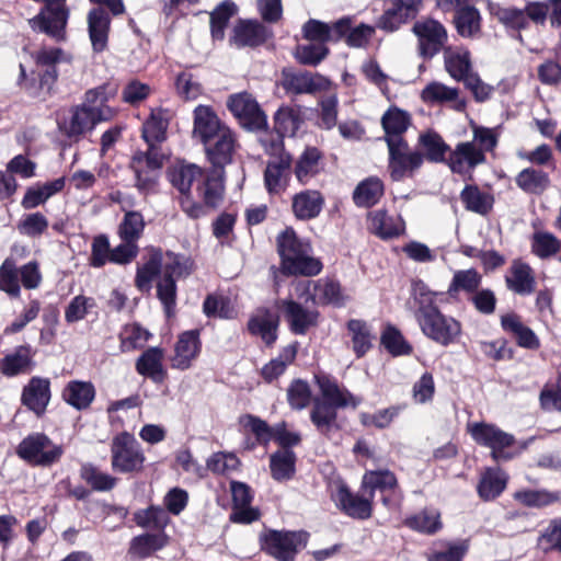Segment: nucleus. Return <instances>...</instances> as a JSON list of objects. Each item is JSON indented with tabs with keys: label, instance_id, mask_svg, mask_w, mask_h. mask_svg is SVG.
I'll list each match as a JSON object with an SVG mask.
<instances>
[{
	"label": "nucleus",
	"instance_id": "3c124183",
	"mask_svg": "<svg viewBox=\"0 0 561 561\" xmlns=\"http://www.w3.org/2000/svg\"><path fill=\"white\" fill-rule=\"evenodd\" d=\"M419 145L423 150L424 159L431 162H446V153L449 150L444 139L434 131H426L419 137Z\"/></svg>",
	"mask_w": 561,
	"mask_h": 561
},
{
	"label": "nucleus",
	"instance_id": "5fc2aeb1",
	"mask_svg": "<svg viewBox=\"0 0 561 561\" xmlns=\"http://www.w3.org/2000/svg\"><path fill=\"white\" fill-rule=\"evenodd\" d=\"M352 339V347L356 356L363 357L373 345V334L368 324L362 320L352 319L347 322Z\"/></svg>",
	"mask_w": 561,
	"mask_h": 561
},
{
	"label": "nucleus",
	"instance_id": "de8ad7c7",
	"mask_svg": "<svg viewBox=\"0 0 561 561\" xmlns=\"http://www.w3.org/2000/svg\"><path fill=\"white\" fill-rule=\"evenodd\" d=\"M438 295V293L431 290L421 279L412 283V296L416 306L414 312L416 320L423 318L424 314L439 310L436 305V298Z\"/></svg>",
	"mask_w": 561,
	"mask_h": 561
},
{
	"label": "nucleus",
	"instance_id": "bb28decb",
	"mask_svg": "<svg viewBox=\"0 0 561 561\" xmlns=\"http://www.w3.org/2000/svg\"><path fill=\"white\" fill-rule=\"evenodd\" d=\"M50 400V383L48 379L33 377L24 387L22 402L36 415H42Z\"/></svg>",
	"mask_w": 561,
	"mask_h": 561
},
{
	"label": "nucleus",
	"instance_id": "79ce46f5",
	"mask_svg": "<svg viewBox=\"0 0 561 561\" xmlns=\"http://www.w3.org/2000/svg\"><path fill=\"white\" fill-rule=\"evenodd\" d=\"M202 175L201 167L183 161L174 163L168 171L170 182L181 194L190 193L193 182Z\"/></svg>",
	"mask_w": 561,
	"mask_h": 561
},
{
	"label": "nucleus",
	"instance_id": "39448f33",
	"mask_svg": "<svg viewBox=\"0 0 561 561\" xmlns=\"http://www.w3.org/2000/svg\"><path fill=\"white\" fill-rule=\"evenodd\" d=\"M163 165V154L159 149L137 151L130 161V169L135 174V186L141 194L154 191L160 170Z\"/></svg>",
	"mask_w": 561,
	"mask_h": 561
},
{
	"label": "nucleus",
	"instance_id": "cd10ccee",
	"mask_svg": "<svg viewBox=\"0 0 561 561\" xmlns=\"http://www.w3.org/2000/svg\"><path fill=\"white\" fill-rule=\"evenodd\" d=\"M324 206V197L317 190H305L293 196L291 209L299 220L317 218Z\"/></svg>",
	"mask_w": 561,
	"mask_h": 561
},
{
	"label": "nucleus",
	"instance_id": "c03bdc74",
	"mask_svg": "<svg viewBox=\"0 0 561 561\" xmlns=\"http://www.w3.org/2000/svg\"><path fill=\"white\" fill-rule=\"evenodd\" d=\"M501 324L503 330L512 333L519 346L536 350L539 347V340L531 329L526 327L520 318L515 313H507L502 316Z\"/></svg>",
	"mask_w": 561,
	"mask_h": 561
},
{
	"label": "nucleus",
	"instance_id": "37998d69",
	"mask_svg": "<svg viewBox=\"0 0 561 561\" xmlns=\"http://www.w3.org/2000/svg\"><path fill=\"white\" fill-rule=\"evenodd\" d=\"M94 397L95 389L90 381H69L62 391V399L77 410L89 408Z\"/></svg>",
	"mask_w": 561,
	"mask_h": 561
},
{
	"label": "nucleus",
	"instance_id": "4be33fe9",
	"mask_svg": "<svg viewBox=\"0 0 561 561\" xmlns=\"http://www.w3.org/2000/svg\"><path fill=\"white\" fill-rule=\"evenodd\" d=\"M507 289L519 296H528L536 289V278L533 268L519 261H513L505 275Z\"/></svg>",
	"mask_w": 561,
	"mask_h": 561
},
{
	"label": "nucleus",
	"instance_id": "f257e3e1",
	"mask_svg": "<svg viewBox=\"0 0 561 561\" xmlns=\"http://www.w3.org/2000/svg\"><path fill=\"white\" fill-rule=\"evenodd\" d=\"M276 242L283 274L316 276L322 271V263L312 254L311 243L299 238L293 228L282 231Z\"/></svg>",
	"mask_w": 561,
	"mask_h": 561
},
{
	"label": "nucleus",
	"instance_id": "4468645a",
	"mask_svg": "<svg viewBox=\"0 0 561 561\" xmlns=\"http://www.w3.org/2000/svg\"><path fill=\"white\" fill-rule=\"evenodd\" d=\"M227 105L244 127L252 130H263L266 127V115L251 94L242 92L231 95Z\"/></svg>",
	"mask_w": 561,
	"mask_h": 561
},
{
	"label": "nucleus",
	"instance_id": "c85d7f7f",
	"mask_svg": "<svg viewBox=\"0 0 561 561\" xmlns=\"http://www.w3.org/2000/svg\"><path fill=\"white\" fill-rule=\"evenodd\" d=\"M317 383L320 388L321 399L337 409L347 407L356 408L360 403V399L353 396L346 388L341 387L335 380L327 376L317 377Z\"/></svg>",
	"mask_w": 561,
	"mask_h": 561
},
{
	"label": "nucleus",
	"instance_id": "6e6552de",
	"mask_svg": "<svg viewBox=\"0 0 561 561\" xmlns=\"http://www.w3.org/2000/svg\"><path fill=\"white\" fill-rule=\"evenodd\" d=\"M422 333L442 346H448L461 335V323L453 317L445 316L440 310L424 314L416 320Z\"/></svg>",
	"mask_w": 561,
	"mask_h": 561
},
{
	"label": "nucleus",
	"instance_id": "13d9d810",
	"mask_svg": "<svg viewBox=\"0 0 561 561\" xmlns=\"http://www.w3.org/2000/svg\"><path fill=\"white\" fill-rule=\"evenodd\" d=\"M405 525L419 533L432 535L442 528L440 514L436 510L425 508L405 519Z\"/></svg>",
	"mask_w": 561,
	"mask_h": 561
},
{
	"label": "nucleus",
	"instance_id": "09e8293b",
	"mask_svg": "<svg viewBox=\"0 0 561 561\" xmlns=\"http://www.w3.org/2000/svg\"><path fill=\"white\" fill-rule=\"evenodd\" d=\"M383 195V183L376 176L362 181L353 193L354 203L360 207H370Z\"/></svg>",
	"mask_w": 561,
	"mask_h": 561
},
{
	"label": "nucleus",
	"instance_id": "393cba45",
	"mask_svg": "<svg viewBox=\"0 0 561 561\" xmlns=\"http://www.w3.org/2000/svg\"><path fill=\"white\" fill-rule=\"evenodd\" d=\"M270 36L268 30L256 21H239L233 27L230 44L238 47H255Z\"/></svg>",
	"mask_w": 561,
	"mask_h": 561
},
{
	"label": "nucleus",
	"instance_id": "bf43d9fd",
	"mask_svg": "<svg viewBox=\"0 0 561 561\" xmlns=\"http://www.w3.org/2000/svg\"><path fill=\"white\" fill-rule=\"evenodd\" d=\"M80 476L94 491L99 492L111 491L117 483V478L101 471L91 463L81 467Z\"/></svg>",
	"mask_w": 561,
	"mask_h": 561
},
{
	"label": "nucleus",
	"instance_id": "20e7f679",
	"mask_svg": "<svg viewBox=\"0 0 561 561\" xmlns=\"http://www.w3.org/2000/svg\"><path fill=\"white\" fill-rule=\"evenodd\" d=\"M46 5L34 18L28 20L32 30L45 33L60 42L66 38V25L69 12L62 4L66 0H41Z\"/></svg>",
	"mask_w": 561,
	"mask_h": 561
},
{
	"label": "nucleus",
	"instance_id": "69168bd1",
	"mask_svg": "<svg viewBox=\"0 0 561 561\" xmlns=\"http://www.w3.org/2000/svg\"><path fill=\"white\" fill-rule=\"evenodd\" d=\"M482 282L481 274L474 268L456 271L448 291L450 294L458 291L474 293Z\"/></svg>",
	"mask_w": 561,
	"mask_h": 561
},
{
	"label": "nucleus",
	"instance_id": "6ab92c4d",
	"mask_svg": "<svg viewBox=\"0 0 561 561\" xmlns=\"http://www.w3.org/2000/svg\"><path fill=\"white\" fill-rule=\"evenodd\" d=\"M229 128L222 123L214 110L206 105H198L194 110L193 136L203 145Z\"/></svg>",
	"mask_w": 561,
	"mask_h": 561
},
{
	"label": "nucleus",
	"instance_id": "f3484780",
	"mask_svg": "<svg viewBox=\"0 0 561 561\" xmlns=\"http://www.w3.org/2000/svg\"><path fill=\"white\" fill-rule=\"evenodd\" d=\"M485 161V156L476 144L461 141L449 152L447 165L454 173L466 174Z\"/></svg>",
	"mask_w": 561,
	"mask_h": 561
},
{
	"label": "nucleus",
	"instance_id": "a18cd8bd",
	"mask_svg": "<svg viewBox=\"0 0 561 561\" xmlns=\"http://www.w3.org/2000/svg\"><path fill=\"white\" fill-rule=\"evenodd\" d=\"M296 455L288 448H282L270 457V469L274 480H290L295 474Z\"/></svg>",
	"mask_w": 561,
	"mask_h": 561
},
{
	"label": "nucleus",
	"instance_id": "a19ab883",
	"mask_svg": "<svg viewBox=\"0 0 561 561\" xmlns=\"http://www.w3.org/2000/svg\"><path fill=\"white\" fill-rule=\"evenodd\" d=\"M169 542V537L164 531L157 534H142L131 539L128 553L137 559H145L153 552L161 550Z\"/></svg>",
	"mask_w": 561,
	"mask_h": 561
},
{
	"label": "nucleus",
	"instance_id": "ddd939ff",
	"mask_svg": "<svg viewBox=\"0 0 561 561\" xmlns=\"http://www.w3.org/2000/svg\"><path fill=\"white\" fill-rule=\"evenodd\" d=\"M262 549L278 561H294L304 535L295 531L268 530L260 536Z\"/></svg>",
	"mask_w": 561,
	"mask_h": 561
},
{
	"label": "nucleus",
	"instance_id": "c9c22d12",
	"mask_svg": "<svg viewBox=\"0 0 561 561\" xmlns=\"http://www.w3.org/2000/svg\"><path fill=\"white\" fill-rule=\"evenodd\" d=\"M363 488L369 492L370 497H374L375 491L381 492L391 491L392 495L402 500V492L398 488V481L393 472L389 470H370L363 477Z\"/></svg>",
	"mask_w": 561,
	"mask_h": 561
},
{
	"label": "nucleus",
	"instance_id": "9b49d317",
	"mask_svg": "<svg viewBox=\"0 0 561 561\" xmlns=\"http://www.w3.org/2000/svg\"><path fill=\"white\" fill-rule=\"evenodd\" d=\"M114 115L115 111L110 106L100 108L89 107L87 104L76 106L65 123V134L70 138L80 137L91 131L98 123L110 121Z\"/></svg>",
	"mask_w": 561,
	"mask_h": 561
},
{
	"label": "nucleus",
	"instance_id": "603ef678",
	"mask_svg": "<svg viewBox=\"0 0 561 561\" xmlns=\"http://www.w3.org/2000/svg\"><path fill=\"white\" fill-rule=\"evenodd\" d=\"M506 486V476L499 469H488L478 484V493L484 501L494 500Z\"/></svg>",
	"mask_w": 561,
	"mask_h": 561
},
{
	"label": "nucleus",
	"instance_id": "9d476101",
	"mask_svg": "<svg viewBox=\"0 0 561 561\" xmlns=\"http://www.w3.org/2000/svg\"><path fill=\"white\" fill-rule=\"evenodd\" d=\"M473 440L491 449V456L495 461L508 460L513 455L505 449L511 447L515 438L493 424L473 423L468 425Z\"/></svg>",
	"mask_w": 561,
	"mask_h": 561
},
{
	"label": "nucleus",
	"instance_id": "052dcab7",
	"mask_svg": "<svg viewBox=\"0 0 561 561\" xmlns=\"http://www.w3.org/2000/svg\"><path fill=\"white\" fill-rule=\"evenodd\" d=\"M237 13V5L232 1L221 2L210 14V30L214 39H224L225 28L229 20Z\"/></svg>",
	"mask_w": 561,
	"mask_h": 561
},
{
	"label": "nucleus",
	"instance_id": "2eb2a0df",
	"mask_svg": "<svg viewBox=\"0 0 561 561\" xmlns=\"http://www.w3.org/2000/svg\"><path fill=\"white\" fill-rule=\"evenodd\" d=\"M289 330L297 335H305L319 323L320 313L316 308L305 306L294 299L278 302Z\"/></svg>",
	"mask_w": 561,
	"mask_h": 561
},
{
	"label": "nucleus",
	"instance_id": "f03ea898",
	"mask_svg": "<svg viewBox=\"0 0 561 561\" xmlns=\"http://www.w3.org/2000/svg\"><path fill=\"white\" fill-rule=\"evenodd\" d=\"M146 457L140 444L128 432L117 434L111 444V466L119 473L142 471Z\"/></svg>",
	"mask_w": 561,
	"mask_h": 561
},
{
	"label": "nucleus",
	"instance_id": "0e129e2a",
	"mask_svg": "<svg viewBox=\"0 0 561 561\" xmlns=\"http://www.w3.org/2000/svg\"><path fill=\"white\" fill-rule=\"evenodd\" d=\"M151 334L137 323L126 324L121 334V351L130 352L142 347L149 340Z\"/></svg>",
	"mask_w": 561,
	"mask_h": 561
},
{
	"label": "nucleus",
	"instance_id": "f8f14e48",
	"mask_svg": "<svg viewBox=\"0 0 561 561\" xmlns=\"http://www.w3.org/2000/svg\"><path fill=\"white\" fill-rule=\"evenodd\" d=\"M294 286L297 297L300 299L305 295L310 294V288L312 286L313 293L310 295V298L313 302L321 305H333L335 307H342L348 299V297L344 294L340 283L329 278H321L316 282L299 280L296 282Z\"/></svg>",
	"mask_w": 561,
	"mask_h": 561
},
{
	"label": "nucleus",
	"instance_id": "1a4fd4ad",
	"mask_svg": "<svg viewBox=\"0 0 561 561\" xmlns=\"http://www.w3.org/2000/svg\"><path fill=\"white\" fill-rule=\"evenodd\" d=\"M412 32L417 38V53L423 59H432L446 48L448 32L437 20H419L414 23Z\"/></svg>",
	"mask_w": 561,
	"mask_h": 561
},
{
	"label": "nucleus",
	"instance_id": "774afa93",
	"mask_svg": "<svg viewBox=\"0 0 561 561\" xmlns=\"http://www.w3.org/2000/svg\"><path fill=\"white\" fill-rule=\"evenodd\" d=\"M491 14L494 15L502 24L513 30L526 28L527 15L525 10L516 8H503L500 5L490 7Z\"/></svg>",
	"mask_w": 561,
	"mask_h": 561
},
{
	"label": "nucleus",
	"instance_id": "a211bd4d",
	"mask_svg": "<svg viewBox=\"0 0 561 561\" xmlns=\"http://www.w3.org/2000/svg\"><path fill=\"white\" fill-rule=\"evenodd\" d=\"M279 317L268 308H257L248 321V330L259 336L267 346L273 345L277 340Z\"/></svg>",
	"mask_w": 561,
	"mask_h": 561
},
{
	"label": "nucleus",
	"instance_id": "7ed1b4c3",
	"mask_svg": "<svg viewBox=\"0 0 561 561\" xmlns=\"http://www.w3.org/2000/svg\"><path fill=\"white\" fill-rule=\"evenodd\" d=\"M20 282L25 289L37 288L42 283L38 264L32 261L18 268L13 259H5L0 266V290L18 298L21 294Z\"/></svg>",
	"mask_w": 561,
	"mask_h": 561
},
{
	"label": "nucleus",
	"instance_id": "680f3d73",
	"mask_svg": "<svg viewBox=\"0 0 561 561\" xmlns=\"http://www.w3.org/2000/svg\"><path fill=\"white\" fill-rule=\"evenodd\" d=\"M302 119L299 110L293 107H280L274 117V129L283 136H294L300 127Z\"/></svg>",
	"mask_w": 561,
	"mask_h": 561
},
{
	"label": "nucleus",
	"instance_id": "72a5a7b5",
	"mask_svg": "<svg viewBox=\"0 0 561 561\" xmlns=\"http://www.w3.org/2000/svg\"><path fill=\"white\" fill-rule=\"evenodd\" d=\"M163 351L159 347H150L145 351L136 360L135 368L141 376L150 378L153 382L160 383L165 378L163 368Z\"/></svg>",
	"mask_w": 561,
	"mask_h": 561
},
{
	"label": "nucleus",
	"instance_id": "e2e57ef3",
	"mask_svg": "<svg viewBox=\"0 0 561 561\" xmlns=\"http://www.w3.org/2000/svg\"><path fill=\"white\" fill-rule=\"evenodd\" d=\"M134 519L142 528H152L159 531H163L170 522L168 513L159 506H150L147 510L136 512Z\"/></svg>",
	"mask_w": 561,
	"mask_h": 561
},
{
	"label": "nucleus",
	"instance_id": "4c0bfd02",
	"mask_svg": "<svg viewBox=\"0 0 561 561\" xmlns=\"http://www.w3.org/2000/svg\"><path fill=\"white\" fill-rule=\"evenodd\" d=\"M411 124V116L407 111L397 106L388 108L381 117V125L385 130V139L389 146L390 139L404 140L402 135Z\"/></svg>",
	"mask_w": 561,
	"mask_h": 561
},
{
	"label": "nucleus",
	"instance_id": "473e14b6",
	"mask_svg": "<svg viewBox=\"0 0 561 561\" xmlns=\"http://www.w3.org/2000/svg\"><path fill=\"white\" fill-rule=\"evenodd\" d=\"M110 16L102 8H95L88 14V30L94 51H103L107 45Z\"/></svg>",
	"mask_w": 561,
	"mask_h": 561
},
{
	"label": "nucleus",
	"instance_id": "338daca9",
	"mask_svg": "<svg viewBox=\"0 0 561 561\" xmlns=\"http://www.w3.org/2000/svg\"><path fill=\"white\" fill-rule=\"evenodd\" d=\"M561 248V242L552 233L537 231L531 238V251L540 259L553 256Z\"/></svg>",
	"mask_w": 561,
	"mask_h": 561
},
{
	"label": "nucleus",
	"instance_id": "423d86ee",
	"mask_svg": "<svg viewBox=\"0 0 561 561\" xmlns=\"http://www.w3.org/2000/svg\"><path fill=\"white\" fill-rule=\"evenodd\" d=\"M388 151V170L393 181L412 178L424 162L423 153L411 150L405 140L390 139Z\"/></svg>",
	"mask_w": 561,
	"mask_h": 561
},
{
	"label": "nucleus",
	"instance_id": "c756f323",
	"mask_svg": "<svg viewBox=\"0 0 561 561\" xmlns=\"http://www.w3.org/2000/svg\"><path fill=\"white\" fill-rule=\"evenodd\" d=\"M421 99L428 104L451 103V107L459 112L466 108V102L459 96L457 88L437 81L430 82L424 87Z\"/></svg>",
	"mask_w": 561,
	"mask_h": 561
},
{
	"label": "nucleus",
	"instance_id": "0eeeda50",
	"mask_svg": "<svg viewBox=\"0 0 561 561\" xmlns=\"http://www.w3.org/2000/svg\"><path fill=\"white\" fill-rule=\"evenodd\" d=\"M18 455L33 466L48 467L60 459L62 448L46 435L36 433L20 443Z\"/></svg>",
	"mask_w": 561,
	"mask_h": 561
},
{
	"label": "nucleus",
	"instance_id": "58836bf2",
	"mask_svg": "<svg viewBox=\"0 0 561 561\" xmlns=\"http://www.w3.org/2000/svg\"><path fill=\"white\" fill-rule=\"evenodd\" d=\"M33 352L28 345H20L0 359V371L7 377L26 373L33 366Z\"/></svg>",
	"mask_w": 561,
	"mask_h": 561
},
{
	"label": "nucleus",
	"instance_id": "ea45409f",
	"mask_svg": "<svg viewBox=\"0 0 561 561\" xmlns=\"http://www.w3.org/2000/svg\"><path fill=\"white\" fill-rule=\"evenodd\" d=\"M169 122L161 110H153L141 129L142 139L148 145L147 150L159 149L158 145L165 140Z\"/></svg>",
	"mask_w": 561,
	"mask_h": 561
},
{
	"label": "nucleus",
	"instance_id": "5701e85b",
	"mask_svg": "<svg viewBox=\"0 0 561 561\" xmlns=\"http://www.w3.org/2000/svg\"><path fill=\"white\" fill-rule=\"evenodd\" d=\"M290 180V157L282 156L270 161L264 171V185L271 195H280Z\"/></svg>",
	"mask_w": 561,
	"mask_h": 561
},
{
	"label": "nucleus",
	"instance_id": "8fccbe9b",
	"mask_svg": "<svg viewBox=\"0 0 561 561\" xmlns=\"http://www.w3.org/2000/svg\"><path fill=\"white\" fill-rule=\"evenodd\" d=\"M336 410V407L321 398L313 400L310 419L320 433L328 434L331 428L335 427L337 417Z\"/></svg>",
	"mask_w": 561,
	"mask_h": 561
},
{
	"label": "nucleus",
	"instance_id": "f704fd0d",
	"mask_svg": "<svg viewBox=\"0 0 561 561\" xmlns=\"http://www.w3.org/2000/svg\"><path fill=\"white\" fill-rule=\"evenodd\" d=\"M34 58L36 66L44 68L41 73L42 85L53 84L58 77L56 65L68 61V57L60 48H42L34 55Z\"/></svg>",
	"mask_w": 561,
	"mask_h": 561
},
{
	"label": "nucleus",
	"instance_id": "a878e982",
	"mask_svg": "<svg viewBox=\"0 0 561 561\" xmlns=\"http://www.w3.org/2000/svg\"><path fill=\"white\" fill-rule=\"evenodd\" d=\"M369 230L381 239H392L404 232L405 224L399 215H389L386 210H375L368 216Z\"/></svg>",
	"mask_w": 561,
	"mask_h": 561
},
{
	"label": "nucleus",
	"instance_id": "b1692460",
	"mask_svg": "<svg viewBox=\"0 0 561 561\" xmlns=\"http://www.w3.org/2000/svg\"><path fill=\"white\" fill-rule=\"evenodd\" d=\"M332 496L337 506L348 516L358 519H367L371 516L373 497L365 499L352 494L344 484H340Z\"/></svg>",
	"mask_w": 561,
	"mask_h": 561
},
{
	"label": "nucleus",
	"instance_id": "aec40b11",
	"mask_svg": "<svg viewBox=\"0 0 561 561\" xmlns=\"http://www.w3.org/2000/svg\"><path fill=\"white\" fill-rule=\"evenodd\" d=\"M201 352L199 331L183 332L174 346V355L171 358L173 368L185 370Z\"/></svg>",
	"mask_w": 561,
	"mask_h": 561
},
{
	"label": "nucleus",
	"instance_id": "7c9ffc66",
	"mask_svg": "<svg viewBox=\"0 0 561 561\" xmlns=\"http://www.w3.org/2000/svg\"><path fill=\"white\" fill-rule=\"evenodd\" d=\"M322 153L316 147H307L294 164V174L300 184H308L323 169Z\"/></svg>",
	"mask_w": 561,
	"mask_h": 561
},
{
	"label": "nucleus",
	"instance_id": "412c9836",
	"mask_svg": "<svg viewBox=\"0 0 561 561\" xmlns=\"http://www.w3.org/2000/svg\"><path fill=\"white\" fill-rule=\"evenodd\" d=\"M350 19H341L332 26L318 20H309L302 27L304 37L313 43L337 41L350 30Z\"/></svg>",
	"mask_w": 561,
	"mask_h": 561
},
{
	"label": "nucleus",
	"instance_id": "2f4dec72",
	"mask_svg": "<svg viewBox=\"0 0 561 561\" xmlns=\"http://www.w3.org/2000/svg\"><path fill=\"white\" fill-rule=\"evenodd\" d=\"M443 53L445 69L451 78L463 81L473 73L471 71L470 53L467 48L447 46Z\"/></svg>",
	"mask_w": 561,
	"mask_h": 561
},
{
	"label": "nucleus",
	"instance_id": "49530a36",
	"mask_svg": "<svg viewBox=\"0 0 561 561\" xmlns=\"http://www.w3.org/2000/svg\"><path fill=\"white\" fill-rule=\"evenodd\" d=\"M460 199L467 210L486 215L493 207L494 198L485 191H481L476 185H467L460 193Z\"/></svg>",
	"mask_w": 561,
	"mask_h": 561
},
{
	"label": "nucleus",
	"instance_id": "6e6d98bb",
	"mask_svg": "<svg viewBox=\"0 0 561 561\" xmlns=\"http://www.w3.org/2000/svg\"><path fill=\"white\" fill-rule=\"evenodd\" d=\"M479 11L472 5L460 8L455 15V25L462 37H474L481 30Z\"/></svg>",
	"mask_w": 561,
	"mask_h": 561
},
{
	"label": "nucleus",
	"instance_id": "864d4df0",
	"mask_svg": "<svg viewBox=\"0 0 561 561\" xmlns=\"http://www.w3.org/2000/svg\"><path fill=\"white\" fill-rule=\"evenodd\" d=\"M515 182L524 192L537 195L546 191L550 184L548 174L534 168H527L520 171L517 174Z\"/></svg>",
	"mask_w": 561,
	"mask_h": 561
},
{
	"label": "nucleus",
	"instance_id": "dca6fc26",
	"mask_svg": "<svg viewBox=\"0 0 561 561\" xmlns=\"http://www.w3.org/2000/svg\"><path fill=\"white\" fill-rule=\"evenodd\" d=\"M207 160L214 168L224 169L233 160V156L238 148L234 133L227 128L218 136L204 144Z\"/></svg>",
	"mask_w": 561,
	"mask_h": 561
},
{
	"label": "nucleus",
	"instance_id": "4d7b16f0",
	"mask_svg": "<svg viewBox=\"0 0 561 561\" xmlns=\"http://www.w3.org/2000/svg\"><path fill=\"white\" fill-rule=\"evenodd\" d=\"M144 216L139 211H126L121 221L117 233L122 241L137 243L145 230Z\"/></svg>",
	"mask_w": 561,
	"mask_h": 561
},
{
	"label": "nucleus",
	"instance_id": "e433bc0d",
	"mask_svg": "<svg viewBox=\"0 0 561 561\" xmlns=\"http://www.w3.org/2000/svg\"><path fill=\"white\" fill-rule=\"evenodd\" d=\"M328 83L324 77L305 71L286 76L284 88L296 94L314 93L325 89Z\"/></svg>",
	"mask_w": 561,
	"mask_h": 561
}]
</instances>
